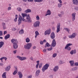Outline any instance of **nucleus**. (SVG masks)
Wrapping results in <instances>:
<instances>
[{"label":"nucleus","mask_w":78,"mask_h":78,"mask_svg":"<svg viewBox=\"0 0 78 78\" xmlns=\"http://www.w3.org/2000/svg\"><path fill=\"white\" fill-rule=\"evenodd\" d=\"M40 73H41V71L39 69H38L37 70L35 73V76H37L39 75V74H40Z\"/></svg>","instance_id":"4468645a"},{"label":"nucleus","mask_w":78,"mask_h":78,"mask_svg":"<svg viewBox=\"0 0 78 78\" xmlns=\"http://www.w3.org/2000/svg\"><path fill=\"white\" fill-rule=\"evenodd\" d=\"M58 0L59 2L60 3H62V1H61V0Z\"/></svg>","instance_id":"69168bd1"},{"label":"nucleus","mask_w":78,"mask_h":78,"mask_svg":"<svg viewBox=\"0 0 78 78\" xmlns=\"http://www.w3.org/2000/svg\"><path fill=\"white\" fill-rule=\"evenodd\" d=\"M13 48L14 49H17L18 48V45L17 43L13 44Z\"/></svg>","instance_id":"6ab92c4d"},{"label":"nucleus","mask_w":78,"mask_h":78,"mask_svg":"<svg viewBox=\"0 0 78 78\" xmlns=\"http://www.w3.org/2000/svg\"><path fill=\"white\" fill-rule=\"evenodd\" d=\"M69 62L70 64H71V66H73L74 64V61H69Z\"/></svg>","instance_id":"a878e982"},{"label":"nucleus","mask_w":78,"mask_h":78,"mask_svg":"<svg viewBox=\"0 0 78 78\" xmlns=\"http://www.w3.org/2000/svg\"><path fill=\"white\" fill-rule=\"evenodd\" d=\"M58 69H59V67L58 66H55L53 69V71L54 72H57L58 70Z\"/></svg>","instance_id":"aec40b11"},{"label":"nucleus","mask_w":78,"mask_h":78,"mask_svg":"<svg viewBox=\"0 0 78 78\" xmlns=\"http://www.w3.org/2000/svg\"><path fill=\"white\" fill-rule=\"evenodd\" d=\"M62 4L60 3L58 4V8H61L62 6Z\"/></svg>","instance_id":"e433bc0d"},{"label":"nucleus","mask_w":78,"mask_h":78,"mask_svg":"<svg viewBox=\"0 0 78 78\" xmlns=\"http://www.w3.org/2000/svg\"><path fill=\"white\" fill-rule=\"evenodd\" d=\"M16 58H18L20 60V61H24V60L27 59V57H21L19 56H16Z\"/></svg>","instance_id":"20e7f679"},{"label":"nucleus","mask_w":78,"mask_h":78,"mask_svg":"<svg viewBox=\"0 0 78 78\" xmlns=\"http://www.w3.org/2000/svg\"><path fill=\"white\" fill-rule=\"evenodd\" d=\"M21 15L23 18H24V17L26 18L25 19V22H27L28 23H31V20L30 19L29 15H27L23 13H22Z\"/></svg>","instance_id":"f257e3e1"},{"label":"nucleus","mask_w":78,"mask_h":78,"mask_svg":"<svg viewBox=\"0 0 78 78\" xmlns=\"http://www.w3.org/2000/svg\"><path fill=\"white\" fill-rule=\"evenodd\" d=\"M25 12L26 13H28V12H31V10L30 9H27L25 10Z\"/></svg>","instance_id":"cd10ccee"},{"label":"nucleus","mask_w":78,"mask_h":78,"mask_svg":"<svg viewBox=\"0 0 78 78\" xmlns=\"http://www.w3.org/2000/svg\"><path fill=\"white\" fill-rule=\"evenodd\" d=\"M14 68L15 69V71L13 73V75H16V74H17V66H14Z\"/></svg>","instance_id":"1a4fd4ad"},{"label":"nucleus","mask_w":78,"mask_h":78,"mask_svg":"<svg viewBox=\"0 0 78 78\" xmlns=\"http://www.w3.org/2000/svg\"><path fill=\"white\" fill-rule=\"evenodd\" d=\"M3 66V64L2 63H0V66Z\"/></svg>","instance_id":"0e129e2a"},{"label":"nucleus","mask_w":78,"mask_h":78,"mask_svg":"<svg viewBox=\"0 0 78 78\" xmlns=\"http://www.w3.org/2000/svg\"><path fill=\"white\" fill-rule=\"evenodd\" d=\"M75 16H76V13L75 12L72 14V21H74L75 20Z\"/></svg>","instance_id":"9b49d317"},{"label":"nucleus","mask_w":78,"mask_h":78,"mask_svg":"<svg viewBox=\"0 0 78 78\" xmlns=\"http://www.w3.org/2000/svg\"><path fill=\"white\" fill-rule=\"evenodd\" d=\"M10 37V35L9 34H8L7 35H6L4 39L5 40H6V39H9Z\"/></svg>","instance_id":"412c9836"},{"label":"nucleus","mask_w":78,"mask_h":78,"mask_svg":"<svg viewBox=\"0 0 78 78\" xmlns=\"http://www.w3.org/2000/svg\"><path fill=\"white\" fill-rule=\"evenodd\" d=\"M56 41H55V39H54L53 40L52 43L51 44V46L53 47H54L56 46Z\"/></svg>","instance_id":"9d476101"},{"label":"nucleus","mask_w":78,"mask_h":78,"mask_svg":"<svg viewBox=\"0 0 78 78\" xmlns=\"http://www.w3.org/2000/svg\"><path fill=\"white\" fill-rule=\"evenodd\" d=\"M60 27H61V25L60 24V23H58L57 26V33H59V32L60 31Z\"/></svg>","instance_id":"0eeeda50"},{"label":"nucleus","mask_w":78,"mask_h":78,"mask_svg":"<svg viewBox=\"0 0 78 78\" xmlns=\"http://www.w3.org/2000/svg\"><path fill=\"white\" fill-rule=\"evenodd\" d=\"M18 20V25H20L22 22V17L20 16V15H19V16Z\"/></svg>","instance_id":"423d86ee"},{"label":"nucleus","mask_w":78,"mask_h":78,"mask_svg":"<svg viewBox=\"0 0 78 78\" xmlns=\"http://www.w3.org/2000/svg\"><path fill=\"white\" fill-rule=\"evenodd\" d=\"M52 49H53V48L52 46H51L50 48H48V51H51Z\"/></svg>","instance_id":"58836bf2"},{"label":"nucleus","mask_w":78,"mask_h":78,"mask_svg":"<svg viewBox=\"0 0 78 78\" xmlns=\"http://www.w3.org/2000/svg\"><path fill=\"white\" fill-rule=\"evenodd\" d=\"M18 75H19V78H22L23 77V75L22 73L20 71L19 72L17 73Z\"/></svg>","instance_id":"dca6fc26"},{"label":"nucleus","mask_w":78,"mask_h":78,"mask_svg":"<svg viewBox=\"0 0 78 78\" xmlns=\"http://www.w3.org/2000/svg\"><path fill=\"white\" fill-rule=\"evenodd\" d=\"M16 52H17V50H15L13 51V53H14V54H16Z\"/></svg>","instance_id":"680f3d73"},{"label":"nucleus","mask_w":78,"mask_h":78,"mask_svg":"<svg viewBox=\"0 0 78 78\" xmlns=\"http://www.w3.org/2000/svg\"><path fill=\"white\" fill-rule=\"evenodd\" d=\"M3 36V32L2 31H0V36Z\"/></svg>","instance_id":"79ce46f5"},{"label":"nucleus","mask_w":78,"mask_h":78,"mask_svg":"<svg viewBox=\"0 0 78 78\" xmlns=\"http://www.w3.org/2000/svg\"><path fill=\"white\" fill-rule=\"evenodd\" d=\"M77 69H78V67H75L71 69V71H76V70H77Z\"/></svg>","instance_id":"393cba45"},{"label":"nucleus","mask_w":78,"mask_h":78,"mask_svg":"<svg viewBox=\"0 0 78 78\" xmlns=\"http://www.w3.org/2000/svg\"><path fill=\"white\" fill-rule=\"evenodd\" d=\"M67 48L68 50L69 51H70V49H71V48H70V47H68Z\"/></svg>","instance_id":"09e8293b"},{"label":"nucleus","mask_w":78,"mask_h":78,"mask_svg":"<svg viewBox=\"0 0 78 78\" xmlns=\"http://www.w3.org/2000/svg\"><path fill=\"white\" fill-rule=\"evenodd\" d=\"M7 33V31H5L4 32V34L5 35V34H6Z\"/></svg>","instance_id":"052dcab7"},{"label":"nucleus","mask_w":78,"mask_h":78,"mask_svg":"<svg viewBox=\"0 0 78 78\" xmlns=\"http://www.w3.org/2000/svg\"><path fill=\"white\" fill-rule=\"evenodd\" d=\"M11 42L13 44H17L18 42L17 41V40L16 39H13L11 40Z\"/></svg>","instance_id":"ddd939ff"},{"label":"nucleus","mask_w":78,"mask_h":78,"mask_svg":"<svg viewBox=\"0 0 78 78\" xmlns=\"http://www.w3.org/2000/svg\"><path fill=\"white\" fill-rule=\"evenodd\" d=\"M47 13L45 15V16H50L51 15V11L50 10H48L46 12Z\"/></svg>","instance_id":"a211bd4d"},{"label":"nucleus","mask_w":78,"mask_h":78,"mask_svg":"<svg viewBox=\"0 0 78 78\" xmlns=\"http://www.w3.org/2000/svg\"><path fill=\"white\" fill-rule=\"evenodd\" d=\"M76 36V34L75 33H73L71 35H70L69 36V38H70L71 39H73V38H75V36Z\"/></svg>","instance_id":"6e6552de"},{"label":"nucleus","mask_w":78,"mask_h":78,"mask_svg":"<svg viewBox=\"0 0 78 78\" xmlns=\"http://www.w3.org/2000/svg\"><path fill=\"white\" fill-rule=\"evenodd\" d=\"M64 30H65L66 31H67V32L69 33V29L67 28H65L64 29Z\"/></svg>","instance_id":"f704fd0d"},{"label":"nucleus","mask_w":78,"mask_h":78,"mask_svg":"<svg viewBox=\"0 0 78 78\" xmlns=\"http://www.w3.org/2000/svg\"><path fill=\"white\" fill-rule=\"evenodd\" d=\"M11 7H9L8 8V10H11Z\"/></svg>","instance_id":"6e6d98bb"},{"label":"nucleus","mask_w":78,"mask_h":78,"mask_svg":"<svg viewBox=\"0 0 78 78\" xmlns=\"http://www.w3.org/2000/svg\"><path fill=\"white\" fill-rule=\"evenodd\" d=\"M40 44L41 45H43V44H44V42L42 41H40Z\"/></svg>","instance_id":"8fccbe9b"},{"label":"nucleus","mask_w":78,"mask_h":78,"mask_svg":"<svg viewBox=\"0 0 78 78\" xmlns=\"http://www.w3.org/2000/svg\"><path fill=\"white\" fill-rule=\"evenodd\" d=\"M75 66H78V62H75L74 63Z\"/></svg>","instance_id":"de8ad7c7"},{"label":"nucleus","mask_w":78,"mask_h":78,"mask_svg":"<svg viewBox=\"0 0 78 78\" xmlns=\"http://www.w3.org/2000/svg\"><path fill=\"white\" fill-rule=\"evenodd\" d=\"M73 52L74 54H75V53H76V50L74 49L73 51Z\"/></svg>","instance_id":"5fc2aeb1"},{"label":"nucleus","mask_w":78,"mask_h":78,"mask_svg":"<svg viewBox=\"0 0 78 78\" xmlns=\"http://www.w3.org/2000/svg\"><path fill=\"white\" fill-rule=\"evenodd\" d=\"M50 32H51V30L50 29L47 30L44 32L45 35H47V34H50Z\"/></svg>","instance_id":"2eb2a0df"},{"label":"nucleus","mask_w":78,"mask_h":78,"mask_svg":"<svg viewBox=\"0 0 78 78\" xmlns=\"http://www.w3.org/2000/svg\"><path fill=\"white\" fill-rule=\"evenodd\" d=\"M62 15H61L60 14H58V16H59V17H62Z\"/></svg>","instance_id":"603ef678"},{"label":"nucleus","mask_w":78,"mask_h":78,"mask_svg":"<svg viewBox=\"0 0 78 78\" xmlns=\"http://www.w3.org/2000/svg\"><path fill=\"white\" fill-rule=\"evenodd\" d=\"M53 75H50L49 76V78H53Z\"/></svg>","instance_id":"4d7b16f0"},{"label":"nucleus","mask_w":78,"mask_h":78,"mask_svg":"<svg viewBox=\"0 0 78 78\" xmlns=\"http://www.w3.org/2000/svg\"><path fill=\"white\" fill-rule=\"evenodd\" d=\"M43 0H34L35 2H41Z\"/></svg>","instance_id":"c9c22d12"},{"label":"nucleus","mask_w":78,"mask_h":78,"mask_svg":"<svg viewBox=\"0 0 78 78\" xmlns=\"http://www.w3.org/2000/svg\"><path fill=\"white\" fill-rule=\"evenodd\" d=\"M12 30V31H16V30H17V29L15 28H13Z\"/></svg>","instance_id":"3c124183"},{"label":"nucleus","mask_w":78,"mask_h":78,"mask_svg":"<svg viewBox=\"0 0 78 78\" xmlns=\"http://www.w3.org/2000/svg\"><path fill=\"white\" fill-rule=\"evenodd\" d=\"M4 45V42L3 41L0 42V48H2L3 47V45Z\"/></svg>","instance_id":"bb28decb"},{"label":"nucleus","mask_w":78,"mask_h":78,"mask_svg":"<svg viewBox=\"0 0 78 78\" xmlns=\"http://www.w3.org/2000/svg\"><path fill=\"white\" fill-rule=\"evenodd\" d=\"M70 54H71V55H73V54H74L73 53V50H72L70 52Z\"/></svg>","instance_id":"c03bdc74"},{"label":"nucleus","mask_w":78,"mask_h":78,"mask_svg":"<svg viewBox=\"0 0 78 78\" xmlns=\"http://www.w3.org/2000/svg\"><path fill=\"white\" fill-rule=\"evenodd\" d=\"M30 39L28 37L26 39V41L27 43H28V42H30Z\"/></svg>","instance_id":"7c9ffc66"},{"label":"nucleus","mask_w":78,"mask_h":78,"mask_svg":"<svg viewBox=\"0 0 78 78\" xmlns=\"http://www.w3.org/2000/svg\"><path fill=\"white\" fill-rule=\"evenodd\" d=\"M42 63H40L39 65V68H41V67H42Z\"/></svg>","instance_id":"49530a36"},{"label":"nucleus","mask_w":78,"mask_h":78,"mask_svg":"<svg viewBox=\"0 0 78 78\" xmlns=\"http://www.w3.org/2000/svg\"><path fill=\"white\" fill-rule=\"evenodd\" d=\"M11 69V65L8 66L7 67H5V72H8L10 70V69Z\"/></svg>","instance_id":"f8f14e48"},{"label":"nucleus","mask_w":78,"mask_h":78,"mask_svg":"<svg viewBox=\"0 0 78 78\" xmlns=\"http://www.w3.org/2000/svg\"><path fill=\"white\" fill-rule=\"evenodd\" d=\"M2 25L3 26H4L5 25V23H2Z\"/></svg>","instance_id":"338daca9"},{"label":"nucleus","mask_w":78,"mask_h":78,"mask_svg":"<svg viewBox=\"0 0 78 78\" xmlns=\"http://www.w3.org/2000/svg\"><path fill=\"white\" fill-rule=\"evenodd\" d=\"M33 49H36V47L34 46L33 47Z\"/></svg>","instance_id":"774afa93"},{"label":"nucleus","mask_w":78,"mask_h":78,"mask_svg":"<svg viewBox=\"0 0 78 78\" xmlns=\"http://www.w3.org/2000/svg\"><path fill=\"white\" fill-rule=\"evenodd\" d=\"M73 4L77 5H78V0H73Z\"/></svg>","instance_id":"5701e85b"},{"label":"nucleus","mask_w":78,"mask_h":78,"mask_svg":"<svg viewBox=\"0 0 78 78\" xmlns=\"http://www.w3.org/2000/svg\"><path fill=\"white\" fill-rule=\"evenodd\" d=\"M36 19H37V20H39V16H37L36 17Z\"/></svg>","instance_id":"a18cd8bd"},{"label":"nucleus","mask_w":78,"mask_h":78,"mask_svg":"<svg viewBox=\"0 0 78 78\" xmlns=\"http://www.w3.org/2000/svg\"><path fill=\"white\" fill-rule=\"evenodd\" d=\"M40 25V22L39 21H36L34 23V26L35 27H39Z\"/></svg>","instance_id":"39448f33"},{"label":"nucleus","mask_w":78,"mask_h":78,"mask_svg":"<svg viewBox=\"0 0 78 78\" xmlns=\"http://www.w3.org/2000/svg\"><path fill=\"white\" fill-rule=\"evenodd\" d=\"M72 45V44L71 43L68 44H66V47H65V49H67V48H68L69 47V46H70V45Z\"/></svg>","instance_id":"b1692460"},{"label":"nucleus","mask_w":78,"mask_h":78,"mask_svg":"<svg viewBox=\"0 0 78 78\" xmlns=\"http://www.w3.org/2000/svg\"><path fill=\"white\" fill-rule=\"evenodd\" d=\"M6 72H5L3 73L2 76L3 78H6Z\"/></svg>","instance_id":"4be33fe9"},{"label":"nucleus","mask_w":78,"mask_h":78,"mask_svg":"<svg viewBox=\"0 0 78 78\" xmlns=\"http://www.w3.org/2000/svg\"><path fill=\"white\" fill-rule=\"evenodd\" d=\"M48 67H49V64H46L42 68V72H44L46 70L48 69Z\"/></svg>","instance_id":"7ed1b4c3"},{"label":"nucleus","mask_w":78,"mask_h":78,"mask_svg":"<svg viewBox=\"0 0 78 78\" xmlns=\"http://www.w3.org/2000/svg\"><path fill=\"white\" fill-rule=\"evenodd\" d=\"M60 14H61V15H63L64 14V12L62 11L60 13Z\"/></svg>","instance_id":"bf43d9fd"},{"label":"nucleus","mask_w":78,"mask_h":78,"mask_svg":"<svg viewBox=\"0 0 78 78\" xmlns=\"http://www.w3.org/2000/svg\"><path fill=\"white\" fill-rule=\"evenodd\" d=\"M18 17V16H17V15H16L15 16L16 18L15 19H14V21L15 22H17Z\"/></svg>","instance_id":"473e14b6"},{"label":"nucleus","mask_w":78,"mask_h":78,"mask_svg":"<svg viewBox=\"0 0 78 78\" xmlns=\"http://www.w3.org/2000/svg\"><path fill=\"white\" fill-rule=\"evenodd\" d=\"M56 56H57V54L56 53H54L53 54L52 56L53 58H55Z\"/></svg>","instance_id":"ea45409f"},{"label":"nucleus","mask_w":78,"mask_h":78,"mask_svg":"<svg viewBox=\"0 0 78 78\" xmlns=\"http://www.w3.org/2000/svg\"><path fill=\"white\" fill-rule=\"evenodd\" d=\"M50 37L52 39H54L55 37V35L54 32H52L51 34Z\"/></svg>","instance_id":"f3484780"},{"label":"nucleus","mask_w":78,"mask_h":78,"mask_svg":"<svg viewBox=\"0 0 78 78\" xmlns=\"http://www.w3.org/2000/svg\"><path fill=\"white\" fill-rule=\"evenodd\" d=\"M3 59H5V61H6L7 59V58L5 57H3Z\"/></svg>","instance_id":"13d9d810"},{"label":"nucleus","mask_w":78,"mask_h":78,"mask_svg":"<svg viewBox=\"0 0 78 78\" xmlns=\"http://www.w3.org/2000/svg\"><path fill=\"white\" fill-rule=\"evenodd\" d=\"M46 47H50V45L48 42L46 43L45 47L46 48Z\"/></svg>","instance_id":"72a5a7b5"},{"label":"nucleus","mask_w":78,"mask_h":78,"mask_svg":"<svg viewBox=\"0 0 78 78\" xmlns=\"http://www.w3.org/2000/svg\"><path fill=\"white\" fill-rule=\"evenodd\" d=\"M36 62H37V64L36 65V69H37L38 68V67L39 66V61H37Z\"/></svg>","instance_id":"c85d7f7f"},{"label":"nucleus","mask_w":78,"mask_h":78,"mask_svg":"<svg viewBox=\"0 0 78 78\" xmlns=\"http://www.w3.org/2000/svg\"><path fill=\"white\" fill-rule=\"evenodd\" d=\"M32 46V44L31 43H28L26 44V45H24V48L25 49H27V50H29L31 48Z\"/></svg>","instance_id":"f03ea898"},{"label":"nucleus","mask_w":78,"mask_h":78,"mask_svg":"<svg viewBox=\"0 0 78 78\" xmlns=\"http://www.w3.org/2000/svg\"><path fill=\"white\" fill-rule=\"evenodd\" d=\"M35 38H36L37 37V36L39 34V32H38V31H36L35 32Z\"/></svg>","instance_id":"c756f323"},{"label":"nucleus","mask_w":78,"mask_h":78,"mask_svg":"<svg viewBox=\"0 0 78 78\" xmlns=\"http://www.w3.org/2000/svg\"><path fill=\"white\" fill-rule=\"evenodd\" d=\"M74 9H75V10H76V11H78V7H75Z\"/></svg>","instance_id":"37998d69"},{"label":"nucleus","mask_w":78,"mask_h":78,"mask_svg":"<svg viewBox=\"0 0 78 78\" xmlns=\"http://www.w3.org/2000/svg\"><path fill=\"white\" fill-rule=\"evenodd\" d=\"M17 10L18 11H22V9L20 7H18L17 8Z\"/></svg>","instance_id":"4c0bfd02"},{"label":"nucleus","mask_w":78,"mask_h":78,"mask_svg":"<svg viewBox=\"0 0 78 78\" xmlns=\"http://www.w3.org/2000/svg\"><path fill=\"white\" fill-rule=\"evenodd\" d=\"M24 31L22 29L19 31V33L20 34H23Z\"/></svg>","instance_id":"2f4dec72"},{"label":"nucleus","mask_w":78,"mask_h":78,"mask_svg":"<svg viewBox=\"0 0 78 78\" xmlns=\"http://www.w3.org/2000/svg\"><path fill=\"white\" fill-rule=\"evenodd\" d=\"M28 78H32V75H29L28 76H27Z\"/></svg>","instance_id":"864d4df0"},{"label":"nucleus","mask_w":78,"mask_h":78,"mask_svg":"<svg viewBox=\"0 0 78 78\" xmlns=\"http://www.w3.org/2000/svg\"><path fill=\"white\" fill-rule=\"evenodd\" d=\"M43 52H44V53H45V52H46V51H47V50H46L45 49H44L43 50Z\"/></svg>","instance_id":"e2e57ef3"},{"label":"nucleus","mask_w":78,"mask_h":78,"mask_svg":"<svg viewBox=\"0 0 78 78\" xmlns=\"http://www.w3.org/2000/svg\"><path fill=\"white\" fill-rule=\"evenodd\" d=\"M59 63L61 64H64V62H63L62 61L60 60L59 61Z\"/></svg>","instance_id":"a19ab883"}]
</instances>
